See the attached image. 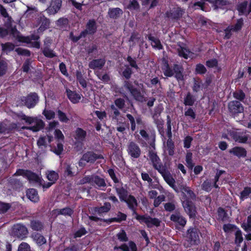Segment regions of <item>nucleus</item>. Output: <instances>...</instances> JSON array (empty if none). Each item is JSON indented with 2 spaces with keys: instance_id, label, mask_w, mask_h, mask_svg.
<instances>
[{
  "instance_id": "1",
  "label": "nucleus",
  "mask_w": 251,
  "mask_h": 251,
  "mask_svg": "<svg viewBox=\"0 0 251 251\" xmlns=\"http://www.w3.org/2000/svg\"><path fill=\"white\" fill-rule=\"evenodd\" d=\"M0 12L7 20L5 24L6 28L0 27V35L4 37L8 34L13 35L14 37L18 38L20 41L26 42L31 44L32 46L39 49L40 43L38 41L39 36L37 35H32L30 37H24L20 35L19 33L16 29L15 26L13 25L11 18L9 16L6 10L2 5H0Z\"/></svg>"
},
{
  "instance_id": "2",
  "label": "nucleus",
  "mask_w": 251,
  "mask_h": 251,
  "mask_svg": "<svg viewBox=\"0 0 251 251\" xmlns=\"http://www.w3.org/2000/svg\"><path fill=\"white\" fill-rule=\"evenodd\" d=\"M181 191L183 195L181 198L183 207L190 218L194 217L196 214V207L190 200L195 198V194L189 187L186 186H183Z\"/></svg>"
},
{
  "instance_id": "3",
  "label": "nucleus",
  "mask_w": 251,
  "mask_h": 251,
  "mask_svg": "<svg viewBox=\"0 0 251 251\" xmlns=\"http://www.w3.org/2000/svg\"><path fill=\"white\" fill-rule=\"evenodd\" d=\"M19 118L30 125V126H23V129H27L36 132L40 130L44 126V123L42 120L37 118L27 117L23 113L18 115Z\"/></svg>"
},
{
  "instance_id": "4",
  "label": "nucleus",
  "mask_w": 251,
  "mask_h": 251,
  "mask_svg": "<svg viewBox=\"0 0 251 251\" xmlns=\"http://www.w3.org/2000/svg\"><path fill=\"white\" fill-rule=\"evenodd\" d=\"M19 118L30 125V126H23V129H27L36 132L40 130L44 126V123L42 120L37 118L27 117L23 113L18 115Z\"/></svg>"
},
{
  "instance_id": "5",
  "label": "nucleus",
  "mask_w": 251,
  "mask_h": 251,
  "mask_svg": "<svg viewBox=\"0 0 251 251\" xmlns=\"http://www.w3.org/2000/svg\"><path fill=\"white\" fill-rule=\"evenodd\" d=\"M103 158L101 155H98L93 152L88 151L84 153L78 162L80 167H84L87 163H93L97 159Z\"/></svg>"
},
{
  "instance_id": "6",
  "label": "nucleus",
  "mask_w": 251,
  "mask_h": 251,
  "mask_svg": "<svg viewBox=\"0 0 251 251\" xmlns=\"http://www.w3.org/2000/svg\"><path fill=\"white\" fill-rule=\"evenodd\" d=\"M15 175L22 176L26 178L31 183L41 182L40 176L29 171L19 169L17 171Z\"/></svg>"
},
{
  "instance_id": "7",
  "label": "nucleus",
  "mask_w": 251,
  "mask_h": 251,
  "mask_svg": "<svg viewBox=\"0 0 251 251\" xmlns=\"http://www.w3.org/2000/svg\"><path fill=\"white\" fill-rule=\"evenodd\" d=\"M96 30V23L93 20H90L87 23L86 29L82 31L78 37L74 36L73 33L70 34V38L74 42H77L81 37L85 36L86 33L93 34Z\"/></svg>"
},
{
  "instance_id": "8",
  "label": "nucleus",
  "mask_w": 251,
  "mask_h": 251,
  "mask_svg": "<svg viewBox=\"0 0 251 251\" xmlns=\"http://www.w3.org/2000/svg\"><path fill=\"white\" fill-rule=\"evenodd\" d=\"M136 219L141 224H145L148 227L158 226L160 221L156 218H152L149 216H141L136 214Z\"/></svg>"
},
{
  "instance_id": "9",
  "label": "nucleus",
  "mask_w": 251,
  "mask_h": 251,
  "mask_svg": "<svg viewBox=\"0 0 251 251\" xmlns=\"http://www.w3.org/2000/svg\"><path fill=\"white\" fill-rule=\"evenodd\" d=\"M62 0H50L49 6L46 9L49 15H55L62 6Z\"/></svg>"
},
{
  "instance_id": "10",
  "label": "nucleus",
  "mask_w": 251,
  "mask_h": 251,
  "mask_svg": "<svg viewBox=\"0 0 251 251\" xmlns=\"http://www.w3.org/2000/svg\"><path fill=\"white\" fill-rule=\"evenodd\" d=\"M149 158L151 161L153 167L158 172H162L163 169L165 168V167L163 165L159 157L154 151H149Z\"/></svg>"
},
{
  "instance_id": "11",
  "label": "nucleus",
  "mask_w": 251,
  "mask_h": 251,
  "mask_svg": "<svg viewBox=\"0 0 251 251\" xmlns=\"http://www.w3.org/2000/svg\"><path fill=\"white\" fill-rule=\"evenodd\" d=\"M28 233L26 227L21 224L14 225L12 228V234L18 238H24Z\"/></svg>"
},
{
  "instance_id": "12",
  "label": "nucleus",
  "mask_w": 251,
  "mask_h": 251,
  "mask_svg": "<svg viewBox=\"0 0 251 251\" xmlns=\"http://www.w3.org/2000/svg\"><path fill=\"white\" fill-rule=\"evenodd\" d=\"M224 173H225V172L223 171H218L215 176L214 180L213 182L209 180L205 181L202 185V189L208 192L211 190L213 187L217 188L218 185L216 184V182L218 181L220 176Z\"/></svg>"
},
{
  "instance_id": "13",
  "label": "nucleus",
  "mask_w": 251,
  "mask_h": 251,
  "mask_svg": "<svg viewBox=\"0 0 251 251\" xmlns=\"http://www.w3.org/2000/svg\"><path fill=\"white\" fill-rule=\"evenodd\" d=\"M81 182L82 183L89 182L92 184H95L97 187L100 188L105 186V183L103 179L98 176L85 177L81 180Z\"/></svg>"
},
{
  "instance_id": "14",
  "label": "nucleus",
  "mask_w": 251,
  "mask_h": 251,
  "mask_svg": "<svg viewBox=\"0 0 251 251\" xmlns=\"http://www.w3.org/2000/svg\"><path fill=\"white\" fill-rule=\"evenodd\" d=\"M230 136L236 141L241 143H246L248 139V136L244 133H241L237 131H230L228 133V135H223L224 138H228V136Z\"/></svg>"
},
{
  "instance_id": "15",
  "label": "nucleus",
  "mask_w": 251,
  "mask_h": 251,
  "mask_svg": "<svg viewBox=\"0 0 251 251\" xmlns=\"http://www.w3.org/2000/svg\"><path fill=\"white\" fill-rule=\"evenodd\" d=\"M199 231L196 228H190L188 230L187 238L190 245L198 244L199 243Z\"/></svg>"
},
{
  "instance_id": "16",
  "label": "nucleus",
  "mask_w": 251,
  "mask_h": 251,
  "mask_svg": "<svg viewBox=\"0 0 251 251\" xmlns=\"http://www.w3.org/2000/svg\"><path fill=\"white\" fill-rule=\"evenodd\" d=\"M127 151L128 154L132 158H137L139 157L141 154L139 147L133 142L129 143Z\"/></svg>"
},
{
  "instance_id": "17",
  "label": "nucleus",
  "mask_w": 251,
  "mask_h": 251,
  "mask_svg": "<svg viewBox=\"0 0 251 251\" xmlns=\"http://www.w3.org/2000/svg\"><path fill=\"white\" fill-rule=\"evenodd\" d=\"M22 101H24L25 105L28 108L34 107L38 101V97L36 94L33 93L29 95L26 98H23Z\"/></svg>"
},
{
  "instance_id": "18",
  "label": "nucleus",
  "mask_w": 251,
  "mask_h": 251,
  "mask_svg": "<svg viewBox=\"0 0 251 251\" xmlns=\"http://www.w3.org/2000/svg\"><path fill=\"white\" fill-rule=\"evenodd\" d=\"M237 9L240 15H247L251 12V0L248 3L244 1L238 5Z\"/></svg>"
},
{
  "instance_id": "19",
  "label": "nucleus",
  "mask_w": 251,
  "mask_h": 251,
  "mask_svg": "<svg viewBox=\"0 0 251 251\" xmlns=\"http://www.w3.org/2000/svg\"><path fill=\"white\" fill-rule=\"evenodd\" d=\"M115 187L120 200L123 201L129 196L128 192L122 186V184L121 182L116 184Z\"/></svg>"
},
{
  "instance_id": "20",
  "label": "nucleus",
  "mask_w": 251,
  "mask_h": 251,
  "mask_svg": "<svg viewBox=\"0 0 251 251\" xmlns=\"http://www.w3.org/2000/svg\"><path fill=\"white\" fill-rule=\"evenodd\" d=\"M228 108L231 112L234 114L242 113L244 108L241 103L237 101H232L229 103Z\"/></svg>"
},
{
  "instance_id": "21",
  "label": "nucleus",
  "mask_w": 251,
  "mask_h": 251,
  "mask_svg": "<svg viewBox=\"0 0 251 251\" xmlns=\"http://www.w3.org/2000/svg\"><path fill=\"white\" fill-rule=\"evenodd\" d=\"M159 172L161 174L165 181L171 187H172L174 189L176 190L175 185V180L173 178L170 173L167 171L166 168H164L162 172L160 171Z\"/></svg>"
},
{
  "instance_id": "22",
  "label": "nucleus",
  "mask_w": 251,
  "mask_h": 251,
  "mask_svg": "<svg viewBox=\"0 0 251 251\" xmlns=\"http://www.w3.org/2000/svg\"><path fill=\"white\" fill-rule=\"evenodd\" d=\"M123 201L126 203L129 208L132 210L136 215L137 214L135 212V209L138 206V202L134 196L129 195Z\"/></svg>"
},
{
  "instance_id": "23",
  "label": "nucleus",
  "mask_w": 251,
  "mask_h": 251,
  "mask_svg": "<svg viewBox=\"0 0 251 251\" xmlns=\"http://www.w3.org/2000/svg\"><path fill=\"white\" fill-rule=\"evenodd\" d=\"M66 93L68 98L73 103H78L81 98V95L76 93L75 91L67 89Z\"/></svg>"
},
{
  "instance_id": "24",
  "label": "nucleus",
  "mask_w": 251,
  "mask_h": 251,
  "mask_svg": "<svg viewBox=\"0 0 251 251\" xmlns=\"http://www.w3.org/2000/svg\"><path fill=\"white\" fill-rule=\"evenodd\" d=\"M47 178L50 181L46 184H44L43 187L46 188H49L57 179L58 175L57 173L53 171H48L47 173Z\"/></svg>"
},
{
  "instance_id": "25",
  "label": "nucleus",
  "mask_w": 251,
  "mask_h": 251,
  "mask_svg": "<svg viewBox=\"0 0 251 251\" xmlns=\"http://www.w3.org/2000/svg\"><path fill=\"white\" fill-rule=\"evenodd\" d=\"M115 250H121L122 251H137L136 244L130 241L128 244H124L119 247H115Z\"/></svg>"
},
{
  "instance_id": "26",
  "label": "nucleus",
  "mask_w": 251,
  "mask_h": 251,
  "mask_svg": "<svg viewBox=\"0 0 251 251\" xmlns=\"http://www.w3.org/2000/svg\"><path fill=\"white\" fill-rule=\"evenodd\" d=\"M177 50L179 56L185 59L193 58L195 57V54L189 51L186 47H179Z\"/></svg>"
},
{
  "instance_id": "27",
  "label": "nucleus",
  "mask_w": 251,
  "mask_h": 251,
  "mask_svg": "<svg viewBox=\"0 0 251 251\" xmlns=\"http://www.w3.org/2000/svg\"><path fill=\"white\" fill-rule=\"evenodd\" d=\"M243 25V20L240 19L237 21V23L235 25L234 27L233 28L232 27H228L225 30V37L226 38H229L230 36V32L231 30L237 31L239 30H240L242 26Z\"/></svg>"
},
{
  "instance_id": "28",
  "label": "nucleus",
  "mask_w": 251,
  "mask_h": 251,
  "mask_svg": "<svg viewBox=\"0 0 251 251\" xmlns=\"http://www.w3.org/2000/svg\"><path fill=\"white\" fill-rule=\"evenodd\" d=\"M183 11L180 8H175L166 13L167 16L171 19H177L182 15Z\"/></svg>"
},
{
  "instance_id": "29",
  "label": "nucleus",
  "mask_w": 251,
  "mask_h": 251,
  "mask_svg": "<svg viewBox=\"0 0 251 251\" xmlns=\"http://www.w3.org/2000/svg\"><path fill=\"white\" fill-rule=\"evenodd\" d=\"M27 198L32 202H36L39 200L37 191L34 189H29L26 192Z\"/></svg>"
},
{
  "instance_id": "30",
  "label": "nucleus",
  "mask_w": 251,
  "mask_h": 251,
  "mask_svg": "<svg viewBox=\"0 0 251 251\" xmlns=\"http://www.w3.org/2000/svg\"><path fill=\"white\" fill-rule=\"evenodd\" d=\"M171 220L182 226H184L186 223L185 219L178 214L172 215Z\"/></svg>"
},
{
  "instance_id": "31",
  "label": "nucleus",
  "mask_w": 251,
  "mask_h": 251,
  "mask_svg": "<svg viewBox=\"0 0 251 251\" xmlns=\"http://www.w3.org/2000/svg\"><path fill=\"white\" fill-rule=\"evenodd\" d=\"M105 64L103 59H95L89 63V67L92 69H101Z\"/></svg>"
},
{
  "instance_id": "32",
  "label": "nucleus",
  "mask_w": 251,
  "mask_h": 251,
  "mask_svg": "<svg viewBox=\"0 0 251 251\" xmlns=\"http://www.w3.org/2000/svg\"><path fill=\"white\" fill-rule=\"evenodd\" d=\"M125 87L126 88L131 94L138 100H142L143 99L142 96L141 95L140 92L137 90L132 88L129 86L128 82H126L125 85Z\"/></svg>"
},
{
  "instance_id": "33",
  "label": "nucleus",
  "mask_w": 251,
  "mask_h": 251,
  "mask_svg": "<svg viewBox=\"0 0 251 251\" xmlns=\"http://www.w3.org/2000/svg\"><path fill=\"white\" fill-rule=\"evenodd\" d=\"M73 213V211L70 208H65L61 209H55L52 211V215H58L59 214L63 215L65 216H71Z\"/></svg>"
},
{
  "instance_id": "34",
  "label": "nucleus",
  "mask_w": 251,
  "mask_h": 251,
  "mask_svg": "<svg viewBox=\"0 0 251 251\" xmlns=\"http://www.w3.org/2000/svg\"><path fill=\"white\" fill-rule=\"evenodd\" d=\"M40 19L41 25L38 29V31H42L49 27L50 25V20L42 14L40 15Z\"/></svg>"
},
{
  "instance_id": "35",
  "label": "nucleus",
  "mask_w": 251,
  "mask_h": 251,
  "mask_svg": "<svg viewBox=\"0 0 251 251\" xmlns=\"http://www.w3.org/2000/svg\"><path fill=\"white\" fill-rule=\"evenodd\" d=\"M32 238L33 240L39 246H41L46 243V240L44 237L39 233L33 234Z\"/></svg>"
},
{
  "instance_id": "36",
  "label": "nucleus",
  "mask_w": 251,
  "mask_h": 251,
  "mask_svg": "<svg viewBox=\"0 0 251 251\" xmlns=\"http://www.w3.org/2000/svg\"><path fill=\"white\" fill-rule=\"evenodd\" d=\"M52 137L49 136H48L47 137H41L38 139L37 141V145L39 148L42 149L43 147H46L47 139L48 142L50 143L51 141H52Z\"/></svg>"
},
{
  "instance_id": "37",
  "label": "nucleus",
  "mask_w": 251,
  "mask_h": 251,
  "mask_svg": "<svg viewBox=\"0 0 251 251\" xmlns=\"http://www.w3.org/2000/svg\"><path fill=\"white\" fill-rule=\"evenodd\" d=\"M162 70L164 75L167 77L173 76L175 73L174 69H171L168 63L165 61L163 66L162 67Z\"/></svg>"
},
{
  "instance_id": "38",
  "label": "nucleus",
  "mask_w": 251,
  "mask_h": 251,
  "mask_svg": "<svg viewBox=\"0 0 251 251\" xmlns=\"http://www.w3.org/2000/svg\"><path fill=\"white\" fill-rule=\"evenodd\" d=\"M208 83L206 85H204L202 83L201 81L199 79H194V84L193 86V91L195 92H198L203 88H205L206 86L208 85Z\"/></svg>"
},
{
  "instance_id": "39",
  "label": "nucleus",
  "mask_w": 251,
  "mask_h": 251,
  "mask_svg": "<svg viewBox=\"0 0 251 251\" xmlns=\"http://www.w3.org/2000/svg\"><path fill=\"white\" fill-rule=\"evenodd\" d=\"M230 152L239 157L245 156L246 155V151L245 150L240 147L234 148Z\"/></svg>"
},
{
  "instance_id": "40",
  "label": "nucleus",
  "mask_w": 251,
  "mask_h": 251,
  "mask_svg": "<svg viewBox=\"0 0 251 251\" xmlns=\"http://www.w3.org/2000/svg\"><path fill=\"white\" fill-rule=\"evenodd\" d=\"M149 38V40L151 41V45L153 48L158 50L162 49V46L160 41L158 39L153 36H150Z\"/></svg>"
},
{
  "instance_id": "41",
  "label": "nucleus",
  "mask_w": 251,
  "mask_h": 251,
  "mask_svg": "<svg viewBox=\"0 0 251 251\" xmlns=\"http://www.w3.org/2000/svg\"><path fill=\"white\" fill-rule=\"evenodd\" d=\"M86 136V132L81 128H77L75 130V139L80 142L82 141Z\"/></svg>"
},
{
  "instance_id": "42",
  "label": "nucleus",
  "mask_w": 251,
  "mask_h": 251,
  "mask_svg": "<svg viewBox=\"0 0 251 251\" xmlns=\"http://www.w3.org/2000/svg\"><path fill=\"white\" fill-rule=\"evenodd\" d=\"M122 13V11L119 8L110 9L108 14L111 18H116Z\"/></svg>"
},
{
  "instance_id": "43",
  "label": "nucleus",
  "mask_w": 251,
  "mask_h": 251,
  "mask_svg": "<svg viewBox=\"0 0 251 251\" xmlns=\"http://www.w3.org/2000/svg\"><path fill=\"white\" fill-rule=\"evenodd\" d=\"M174 145L172 140H168L167 142V145L165 147V151L168 152L170 155H173L174 153Z\"/></svg>"
},
{
  "instance_id": "44",
  "label": "nucleus",
  "mask_w": 251,
  "mask_h": 251,
  "mask_svg": "<svg viewBox=\"0 0 251 251\" xmlns=\"http://www.w3.org/2000/svg\"><path fill=\"white\" fill-rule=\"evenodd\" d=\"M126 214H123L121 212H119L117 215V216L116 217L112 218V219H110L109 221H110V222H120L122 221L126 220Z\"/></svg>"
},
{
  "instance_id": "45",
  "label": "nucleus",
  "mask_w": 251,
  "mask_h": 251,
  "mask_svg": "<svg viewBox=\"0 0 251 251\" xmlns=\"http://www.w3.org/2000/svg\"><path fill=\"white\" fill-rule=\"evenodd\" d=\"M195 100L190 93H188L184 100V103L186 105H192Z\"/></svg>"
},
{
  "instance_id": "46",
  "label": "nucleus",
  "mask_w": 251,
  "mask_h": 251,
  "mask_svg": "<svg viewBox=\"0 0 251 251\" xmlns=\"http://www.w3.org/2000/svg\"><path fill=\"white\" fill-rule=\"evenodd\" d=\"M181 68L179 66L175 65L174 66V71L176 73L175 77L177 80H182L183 76L181 73Z\"/></svg>"
},
{
  "instance_id": "47",
  "label": "nucleus",
  "mask_w": 251,
  "mask_h": 251,
  "mask_svg": "<svg viewBox=\"0 0 251 251\" xmlns=\"http://www.w3.org/2000/svg\"><path fill=\"white\" fill-rule=\"evenodd\" d=\"M111 208V204L110 203H105L103 206L99 207L97 211L99 213H103L107 212Z\"/></svg>"
},
{
  "instance_id": "48",
  "label": "nucleus",
  "mask_w": 251,
  "mask_h": 251,
  "mask_svg": "<svg viewBox=\"0 0 251 251\" xmlns=\"http://www.w3.org/2000/svg\"><path fill=\"white\" fill-rule=\"evenodd\" d=\"M242 226L246 231L251 230V215L248 217L247 222L242 224Z\"/></svg>"
},
{
  "instance_id": "49",
  "label": "nucleus",
  "mask_w": 251,
  "mask_h": 251,
  "mask_svg": "<svg viewBox=\"0 0 251 251\" xmlns=\"http://www.w3.org/2000/svg\"><path fill=\"white\" fill-rule=\"evenodd\" d=\"M235 243L237 244H240L243 240L242 232L238 228L236 230L235 232Z\"/></svg>"
},
{
  "instance_id": "50",
  "label": "nucleus",
  "mask_w": 251,
  "mask_h": 251,
  "mask_svg": "<svg viewBox=\"0 0 251 251\" xmlns=\"http://www.w3.org/2000/svg\"><path fill=\"white\" fill-rule=\"evenodd\" d=\"M57 115H58V118L59 120L61 122L66 123L68 122L69 119L67 117L65 113H63V112H62L60 110H58L57 111Z\"/></svg>"
},
{
  "instance_id": "51",
  "label": "nucleus",
  "mask_w": 251,
  "mask_h": 251,
  "mask_svg": "<svg viewBox=\"0 0 251 251\" xmlns=\"http://www.w3.org/2000/svg\"><path fill=\"white\" fill-rule=\"evenodd\" d=\"M7 64L6 61L0 59V76L4 75L7 69Z\"/></svg>"
},
{
  "instance_id": "52",
  "label": "nucleus",
  "mask_w": 251,
  "mask_h": 251,
  "mask_svg": "<svg viewBox=\"0 0 251 251\" xmlns=\"http://www.w3.org/2000/svg\"><path fill=\"white\" fill-rule=\"evenodd\" d=\"M223 229L226 232H229L230 231H236L238 229L237 227L231 224L225 225Z\"/></svg>"
},
{
  "instance_id": "53",
  "label": "nucleus",
  "mask_w": 251,
  "mask_h": 251,
  "mask_svg": "<svg viewBox=\"0 0 251 251\" xmlns=\"http://www.w3.org/2000/svg\"><path fill=\"white\" fill-rule=\"evenodd\" d=\"M43 114L48 120H51L55 117V113L50 110H45Z\"/></svg>"
},
{
  "instance_id": "54",
  "label": "nucleus",
  "mask_w": 251,
  "mask_h": 251,
  "mask_svg": "<svg viewBox=\"0 0 251 251\" xmlns=\"http://www.w3.org/2000/svg\"><path fill=\"white\" fill-rule=\"evenodd\" d=\"M31 226L33 229L35 230H39L42 228L43 225L40 222L32 221L31 223Z\"/></svg>"
},
{
  "instance_id": "55",
  "label": "nucleus",
  "mask_w": 251,
  "mask_h": 251,
  "mask_svg": "<svg viewBox=\"0 0 251 251\" xmlns=\"http://www.w3.org/2000/svg\"><path fill=\"white\" fill-rule=\"evenodd\" d=\"M165 196L163 195L156 197L154 200L153 205L155 207L158 206L160 203L164 201Z\"/></svg>"
},
{
  "instance_id": "56",
  "label": "nucleus",
  "mask_w": 251,
  "mask_h": 251,
  "mask_svg": "<svg viewBox=\"0 0 251 251\" xmlns=\"http://www.w3.org/2000/svg\"><path fill=\"white\" fill-rule=\"evenodd\" d=\"M18 251H30V247L26 243L22 242L19 245Z\"/></svg>"
},
{
  "instance_id": "57",
  "label": "nucleus",
  "mask_w": 251,
  "mask_h": 251,
  "mask_svg": "<svg viewBox=\"0 0 251 251\" xmlns=\"http://www.w3.org/2000/svg\"><path fill=\"white\" fill-rule=\"evenodd\" d=\"M43 52L45 56L51 58L55 56L53 51L48 48H45Z\"/></svg>"
},
{
  "instance_id": "58",
  "label": "nucleus",
  "mask_w": 251,
  "mask_h": 251,
  "mask_svg": "<svg viewBox=\"0 0 251 251\" xmlns=\"http://www.w3.org/2000/svg\"><path fill=\"white\" fill-rule=\"evenodd\" d=\"M117 237L118 239L121 241L125 242L127 240V237L126 236V233L123 230H121L119 233L117 234Z\"/></svg>"
},
{
  "instance_id": "59",
  "label": "nucleus",
  "mask_w": 251,
  "mask_h": 251,
  "mask_svg": "<svg viewBox=\"0 0 251 251\" xmlns=\"http://www.w3.org/2000/svg\"><path fill=\"white\" fill-rule=\"evenodd\" d=\"M2 47L3 50L6 51H10L14 49V45L10 43H7L4 44H2Z\"/></svg>"
},
{
  "instance_id": "60",
  "label": "nucleus",
  "mask_w": 251,
  "mask_h": 251,
  "mask_svg": "<svg viewBox=\"0 0 251 251\" xmlns=\"http://www.w3.org/2000/svg\"><path fill=\"white\" fill-rule=\"evenodd\" d=\"M192 154L190 152L187 153L186 156V161L187 164V166L190 168H192L193 164L192 160Z\"/></svg>"
},
{
  "instance_id": "61",
  "label": "nucleus",
  "mask_w": 251,
  "mask_h": 251,
  "mask_svg": "<svg viewBox=\"0 0 251 251\" xmlns=\"http://www.w3.org/2000/svg\"><path fill=\"white\" fill-rule=\"evenodd\" d=\"M126 117H127V119L129 120V121H130V123L131 124V130L132 131H134L135 129V126H136L135 119H134V117L132 115H131L130 114H129L126 115Z\"/></svg>"
},
{
  "instance_id": "62",
  "label": "nucleus",
  "mask_w": 251,
  "mask_h": 251,
  "mask_svg": "<svg viewBox=\"0 0 251 251\" xmlns=\"http://www.w3.org/2000/svg\"><path fill=\"white\" fill-rule=\"evenodd\" d=\"M234 97L239 100H242L245 97V94L242 91H237L233 93Z\"/></svg>"
},
{
  "instance_id": "63",
  "label": "nucleus",
  "mask_w": 251,
  "mask_h": 251,
  "mask_svg": "<svg viewBox=\"0 0 251 251\" xmlns=\"http://www.w3.org/2000/svg\"><path fill=\"white\" fill-rule=\"evenodd\" d=\"M68 19L67 18H62L58 19L56 22L57 26L63 27L68 24Z\"/></svg>"
},
{
  "instance_id": "64",
  "label": "nucleus",
  "mask_w": 251,
  "mask_h": 251,
  "mask_svg": "<svg viewBox=\"0 0 251 251\" xmlns=\"http://www.w3.org/2000/svg\"><path fill=\"white\" fill-rule=\"evenodd\" d=\"M196 72L199 74H204L206 72V69L203 65L198 64L196 66Z\"/></svg>"
}]
</instances>
